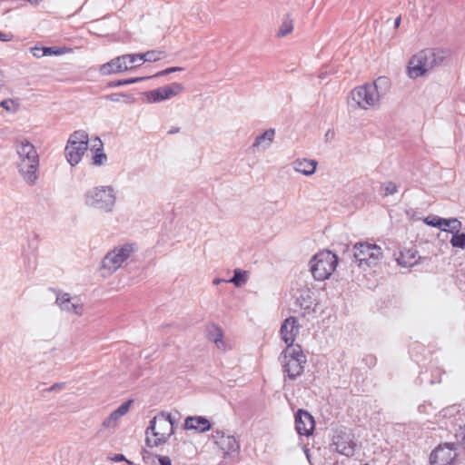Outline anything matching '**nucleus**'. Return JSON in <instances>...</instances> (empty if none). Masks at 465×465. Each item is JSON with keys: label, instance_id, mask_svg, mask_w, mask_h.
<instances>
[{"label": "nucleus", "instance_id": "f257e3e1", "mask_svg": "<svg viewBox=\"0 0 465 465\" xmlns=\"http://www.w3.org/2000/svg\"><path fill=\"white\" fill-rule=\"evenodd\" d=\"M387 77H378L374 82L364 84L352 89L350 98L355 108L368 110L379 104L381 98L389 89Z\"/></svg>", "mask_w": 465, "mask_h": 465}, {"label": "nucleus", "instance_id": "f03ea898", "mask_svg": "<svg viewBox=\"0 0 465 465\" xmlns=\"http://www.w3.org/2000/svg\"><path fill=\"white\" fill-rule=\"evenodd\" d=\"M449 49L428 48L412 55L407 66L408 76L411 79L423 76L433 67L441 64L449 56Z\"/></svg>", "mask_w": 465, "mask_h": 465}, {"label": "nucleus", "instance_id": "7ed1b4c3", "mask_svg": "<svg viewBox=\"0 0 465 465\" xmlns=\"http://www.w3.org/2000/svg\"><path fill=\"white\" fill-rule=\"evenodd\" d=\"M15 150L19 173L26 183L34 185L38 179L39 167V155L35 147L27 139H21L16 142Z\"/></svg>", "mask_w": 465, "mask_h": 465}, {"label": "nucleus", "instance_id": "20e7f679", "mask_svg": "<svg viewBox=\"0 0 465 465\" xmlns=\"http://www.w3.org/2000/svg\"><path fill=\"white\" fill-rule=\"evenodd\" d=\"M174 420L170 413L160 412L149 422L145 430V443L148 447H158L166 443L173 434Z\"/></svg>", "mask_w": 465, "mask_h": 465}, {"label": "nucleus", "instance_id": "39448f33", "mask_svg": "<svg viewBox=\"0 0 465 465\" xmlns=\"http://www.w3.org/2000/svg\"><path fill=\"white\" fill-rule=\"evenodd\" d=\"M116 199L115 191L111 185L94 186L84 194V202L86 206L104 213L113 212Z\"/></svg>", "mask_w": 465, "mask_h": 465}, {"label": "nucleus", "instance_id": "423d86ee", "mask_svg": "<svg viewBox=\"0 0 465 465\" xmlns=\"http://www.w3.org/2000/svg\"><path fill=\"white\" fill-rule=\"evenodd\" d=\"M279 360L282 365L283 371L290 380H295L300 376L303 372L304 365L307 362L306 355L298 344L294 347H286L281 353Z\"/></svg>", "mask_w": 465, "mask_h": 465}, {"label": "nucleus", "instance_id": "0eeeda50", "mask_svg": "<svg viewBox=\"0 0 465 465\" xmlns=\"http://www.w3.org/2000/svg\"><path fill=\"white\" fill-rule=\"evenodd\" d=\"M353 261L360 268H371L380 263L383 257L381 248L372 242H360L352 247Z\"/></svg>", "mask_w": 465, "mask_h": 465}, {"label": "nucleus", "instance_id": "6e6552de", "mask_svg": "<svg viewBox=\"0 0 465 465\" xmlns=\"http://www.w3.org/2000/svg\"><path fill=\"white\" fill-rule=\"evenodd\" d=\"M338 264V257L325 250L312 256L310 261L311 272L316 281L328 279Z\"/></svg>", "mask_w": 465, "mask_h": 465}, {"label": "nucleus", "instance_id": "1a4fd4ad", "mask_svg": "<svg viewBox=\"0 0 465 465\" xmlns=\"http://www.w3.org/2000/svg\"><path fill=\"white\" fill-rule=\"evenodd\" d=\"M88 141L87 133L82 130L75 131L70 135L64 149V154L67 162L72 166L76 165L81 161L88 148Z\"/></svg>", "mask_w": 465, "mask_h": 465}, {"label": "nucleus", "instance_id": "9d476101", "mask_svg": "<svg viewBox=\"0 0 465 465\" xmlns=\"http://www.w3.org/2000/svg\"><path fill=\"white\" fill-rule=\"evenodd\" d=\"M136 250L134 243H124L114 247L107 252L102 261V265L109 273H113L134 253Z\"/></svg>", "mask_w": 465, "mask_h": 465}, {"label": "nucleus", "instance_id": "9b49d317", "mask_svg": "<svg viewBox=\"0 0 465 465\" xmlns=\"http://www.w3.org/2000/svg\"><path fill=\"white\" fill-rule=\"evenodd\" d=\"M183 91V86L180 83H172L162 87L143 93L148 103H160L171 99Z\"/></svg>", "mask_w": 465, "mask_h": 465}, {"label": "nucleus", "instance_id": "f8f14e48", "mask_svg": "<svg viewBox=\"0 0 465 465\" xmlns=\"http://www.w3.org/2000/svg\"><path fill=\"white\" fill-rule=\"evenodd\" d=\"M456 457V444L445 443L430 453V461L431 465H452Z\"/></svg>", "mask_w": 465, "mask_h": 465}, {"label": "nucleus", "instance_id": "ddd939ff", "mask_svg": "<svg viewBox=\"0 0 465 465\" xmlns=\"http://www.w3.org/2000/svg\"><path fill=\"white\" fill-rule=\"evenodd\" d=\"M55 302L62 311L75 315H82L84 312V305L78 297H71L69 293H58Z\"/></svg>", "mask_w": 465, "mask_h": 465}, {"label": "nucleus", "instance_id": "4468645a", "mask_svg": "<svg viewBox=\"0 0 465 465\" xmlns=\"http://www.w3.org/2000/svg\"><path fill=\"white\" fill-rule=\"evenodd\" d=\"M300 325L296 317L290 316L284 320L281 326L280 333L282 340L286 343L287 347H294L293 344L298 333Z\"/></svg>", "mask_w": 465, "mask_h": 465}, {"label": "nucleus", "instance_id": "2eb2a0df", "mask_svg": "<svg viewBox=\"0 0 465 465\" xmlns=\"http://www.w3.org/2000/svg\"><path fill=\"white\" fill-rule=\"evenodd\" d=\"M314 419L306 411L299 410L295 414V429L298 434L310 436L314 430Z\"/></svg>", "mask_w": 465, "mask_h": 465}, {"label": "nucleus", "instance_id": "dca6fc26", "mask_svg": "<svg viewBox=\"0 0 465 465\" xmlns=\"http://www.w3.org/2000/svg\"><path fill=\"white\" fill-rule=\"evenodd\" d=\"M213 438L225 455L235 456L238 454L240 444L233 436L225 435L223 432L217 431L216 435H213Z\"/></svg>", "mask_w": 465, "mask_h": 465}, {"label": "nucleus", "instance_id": "f3484780", "mask_svg": "<svg viewBox=\"0 0 465 465\" xmlns=\"http://www.w3.org/2000/svg\"><path fill=\"white\" fill-rule=\"evenodd\" d=\"M99 71L103 75L119 74L127 71L126 62L124 60V54L112 59L108 63L104 64L101 65Z\"/></svg>", "mask_w": 465, "mask_h": 465}, {"label": "nucleus", "instance_id": "a211bd4d", "mask_svg": "<svg viewBox=\"0 0 465 465\" xmlns=\"http://www.w3.org/2000/svg\"><path fill=\"white\" fill-rule=\"evenodd\" d=\"M331 447L340 454L350 457L353 455L354 449L351 442L344 434H336L332 438Z\"/></svg>", "mask_w": 465, "mask_h": 465}, {"label": "nucleus", "instance_id": "6ab92c4d", "mask_svg": "<svg viewBox=\"0 0 465 465\" xmlns=\"http://www.w3.org/2000/svg\"><path fill=\"white\" fill-rule=\"evenodd\" d=\"M184 427L186 430L205 432L211 429V423L203 416L187 417L184 421Z\"/></svg>", "mask_w": 465, "mask_h": 465}, {"label": "nucleus", "instance_id": "aec40b11", "mask_svg": "<svg viewBox=\"0 0 465 465\" xmlns=\"http://www.w3.org/2000/svg\"><path fill=\"white\" fill-rule=\"evenodd\" d=\"M275 136V129L270 128L258 135L252 145V149L267 150L272 143Z\"/></svg>", "mask_w": 465, "mask_h": 465}, {"label": "nucleus", "instance_id": "412c9836", "mask_svg": "<svg viewBox=\"0 0 465 465\" xmlns=\"http://www.w3.org/2000/svg\"><path fill=\"white\" fill-rule=\"evenodd\" d=\"M397 263L402 267H411L418 262L416 250L403 249L400 251L399 254H395Z\"/></svg>", "mask_w": 465, "mask_h": 465}, {"label": "nucleus", "instance_id": "4be33fe9", "mask_svg": "<svg viewBox=\"0 0 465 465\" xmlns=\"http://www.w3.org/2000/svg\"><path fill=\"white\" fill-rule=\"evenodd\" d=\"M317 162L306 158L297 159L292 163V167L297 173H301L306 176L313 174L316 171Z\"/></svg>", "mask_w": 465, "mask_h": 465}, {"label": "nucleus", "instance_id": "5701e85b", "mask_svg": "<svg viewBox=\"0 0 465 465\" xmlns=\"http://www.w3.org/2000/svg\"><path fill=\"white\" fill-rule=\"evenodd\" d=\"M92 147L95 151L94 155L92 159L93 164L96 166H101L104 164L107 161V155L104 153L103 142L99 137H95L92 141Z\"/></svg>", "mask_w": 465, "mask_h": 465}, {"label": "nucleus", "instance_id": "b1692460", "mask_svg": "<svg viewBox=\"0 0 465 465\" xmlns=\"http://www.w3.org/2000/svg\"><path fill=\"white\" fill-rule=\"evenodd\" d=\"M131 404H132V401H127L122 403L115 411H114L110 414V416L108 417L106 421L104 422V425L110 426L111 423L117 422L120 418H122L124 415H125L128 412Z\"/></svg>", "mask_w": 465, "mask_h": 465}, {"label": "nucleus", "instance_id": "393cba45", "mask_svg": "<svg viewBox=\"0 0 465 465\" xmlns=\"http://www.w3.org/2000/svg\"><path fill=\"white\" fill-rule=\"evenodd\" d=\"M223 337V331L218 326L212 325L208 328V338L210 341L214 342L218 348H222L224 346Z\"/></svg>", "mask_w": 465, "mask_h": 465}, {"label": "nucleus", "instance_id": "a878e982", "mask_svg": "<svg viewBox=\"0 0 465 465\" xmlns=\"http://www.w3.org/2000/svg\"><path fill=\"white\" fill-rule=\"evenodd\" d=\"M442 231L446 232H459L461 230L462 223L456 218L445 219L442 218Z\"/></svg>", "mask_w": 465, "mask_h": 465}, {"label": "nucleus", "instance_id": "bb28decb", "mask_svg": "<svg viewBox=\"0 0 465 465\" xmlns=\"http://www.w3.org/2000/svg\"><path fill=\"white\" fill-rule=\"evenodd\" d=\"M293 30V20L291 17L290 14H287L283 18L282 25L279 28L277 35L279 37H283L291 34Z\"/></svg>", "mask_w": 465, "mask_h": 465}, {"label": "nucleus", "instance_id": "cd10ccee", "mask_svg": "<svg viewBox=\"0 0 465 465\" xmlns=\"http://www.w3.org/2000/svg\"><path fill=\"white\" fill-rule=\"evenodd\" d=\"M121 98H124V102L128 104L134 103L135 101L133 95L124 93H115L104 96V99L116 103L120 102Z\"/></svg>", "mask_w": 465, "mask_h": 465}, {"label": "nucleus", "instance_id": "c85d7f7f", "mask_svg": "<svg viewBox=\"0 0 465 465\" xmlns=\"http://www.w3.org/2000/svg\"><path fill=\"white\" fill-rule=\"evenodd\" d=\"M143 62H157L164 57V52L151 50L142 54Z\"/></svg>", "mask_w": 465, "mask_h": 465}, {"label": "nucleus", "instance_id": "c756f323", "mask_svg": "<svg viewBox=\"0 0 465 465\" xmlns=\"http://www.w3.org/2000/svg\"><path fill=\"white\" fill-rule=\"evenodd\" d=\"M246 272L240 269L234 270L232 278L227 280V282L233 283L236 287H240L246 282Z\"/></svg>", "mask_w": 465, "mask_h": 465}, {"label": "nucleus", "instance_id": "7c9ffc66", "mask_svg": "<svg viewBox=\"0 0 465 465\" xmlns=\"http://www.w3.org/2000/svg\"><path fill=\"white\" fill-rule=\"evenodd\" d=\"M148 77H135V78H129V79H124V80H114V81H110L107 84L108 87L110 88H114V87H118V86H122V85H126V84H134V83H139V82H142L145 79H147Z\"/></svg>", "mask_w": 465, "mask_h": 465}, {"label": "nucleus", "instance_id": "2f4dec72", "mask_svg": "<svg viewBox=\"0 0 465 465\" xmlns=\"http://www.w3.org/2000/svg\"><path fill=\"white\" fill-rule=\"evenodd\" d=\"M450 244L456 248L465 249V233L454 232L450 239Z\"/></svg>", "mask_w": 465, "mask_h": 465}, {"label": "nucleus", "instance_id": "473e14b6", "mask_svg": "<svg viewBox=\"0 0 465 465\" xmlns=\"http://www.w3.org/2000/svg\"><path fill=\"white\" fill-rule=\"evenodd\" d=\"M381 195L384 197L392 195V194L396 193L398 191V187H397L396 183L393 182H391V181L382 183L381 186Z\"/></svg>", "mask_w": 465, "mask_h": 465}, {"label": "nucleus", "instance_id": "72a5a7b5", "mask_svg": "<svg viewBox=\"0 0 465 465\" xmlns=\"http://www.w3.org/2000/svg\"><path fill=\"white\" fill-rule=\"evenodd\" d=\"M125 62L128 61L130 64L139 66L143 64L142 54H124Z\"/></svg>", "mask_w": 465, "mask_h": 465}, {"label": "nucleus", "instance_id": "f704fd0d", "mask_svg": "<svg viewBox=\"0 0 465 465\" xmlns=\"http://www.w3.org/2000/svg\"><path fill=\"white\" fill-rule=\"evenodd\" d=\"M442 218L436 215H429L424 219V223L430 226L437 227L442 230Z\"/></svg>", "mask_w": 465, "mask_h": 465}, {"label": "nucleus", "instance_id": "c9c22d12", "mask_svg": "<svg viewBox=\"0 0 465 465\" xmlns=\"http://www.w3.org/2000/svg\"><path fill=\"white\" fill-rule=\"evenodd\" d=\"M63 54V52L59 48H56V47H44V49H42V54H44V56H47V55H59V54Z\"/></svg>", "mask_w": 465, "mask_h": 465}, {"label": "nucleus", "instance_id": "e433bc0d", "mask_svg": "<svg viewBox=\"0 0 465 465\" xmlns=\"http://www.w3.org/2000/svg\"><path fill=\"white\" fill-rule=\"evenodd\" d=\"M141 455H142V458H143V460L145 464H148L150 462H153L154 460V456L153 455L152 452H150L149 450H145V449H143L142 451H141Z\"/></svg>", "mask_w": 465, "mask_h": 465}, {"label": "nucleus", "instance_id": "4c0bfd02", "mask_svg": "<svg viewBox=\"0 0 465 465\" xmlns=\"http://www.w3.org/2000/svg\"><path fill=\"white\" fill-rule=\"evenodd\" d=\"M183 68H182V67H169V68L164 69L163 71H160L159 73L154 74V77L166 75V74H169L171 73L180 72V71H183Z\"/></svg>", "mask_w": 465, "mask_h": 465}, {"label": "nucleus", "instance_id": "58836bf2", "mask_svg": "<svg viewBox=\"0 0 465 465\" xmlns=\"http://www.w3.org/2000/svg\"><path fill=\"white\" fill-rule=\"evenodd\" d=\"M15 103L13 100L11 99H6V100H3L1 103H0V106H2L3 108H5L6 111L8 112H12V111H15L14 109H12L11 105H13Z\"/></svg>", "mask_w": 465, "mask_h": 465}, {"label": "nucleus", "instance_id": "ea45409f", "mask_svg": "<svg viewBox=\"0 0 465 465\" xmlns=\"http://www.w3.org/2000/svg\"><path fill=\"white\" fill-rule=\"evenodd\" d=\"M160 465H172L171 459L168 456H159Z\"/></svg>", "mask_w": 465, "mask_h": 465}, {"label": "nucleus", "instance_id": "a19ab883", "mask_svg": "<svg viewBox=\"0 0 465 465\" xmlns=\"http://www.w3.org/2000/svg\"><path fill=\"white\" fill-rule=\"evenodd\" d=\"M114 461H126L128 464H132V462L125 459V457L123 454H115L114 457L112 459Z\"/></svg>", "mask_w": 465, "mask_h": 465}, {"label": "nucleus", "instance_id": "79ce46f5", "mask_svg": "<svg viewBox=\"0 0 465 465\" xmlns=\"http://www.w3.org/2000/svg\"><path fill=\"white\" fill-rule=\"evenodd\" d=\"M42 49H44V47H35V48H33L32 49L33 55L37 57V58L43 57L44 54H42Z\"/></svg>", "mask_w": 465, "mask_h": 465}, {"label": "nucleus", "instance_id": "37998d69", "mask_svg": "<svg viewBox=\"0 0 465 465\" xmlns=\"http://www.w3.org/2000/svg\"><path fill=\"white\" fill-rule=\"evenodd\" d=\"M334 136H335V133H334V131H333V130H331V129H329V130L326 132L325 135H324V137H325V141H326V142L331 141V140L334 138Z\"/></svg>", "mask_w": 465, "mask_h": 465}, {"label": "nucleus", "instance_id": "c03bdc74", "mask_svg": "<svg viewBox=\"0 0 465 465\" xmlns=\"http://www.w3.org/2000/svg\"><path fill=\"white\" fill-rule=\"evenodd\" d=\"M12 37L13 36L11 34H5L0 31V41L8 42L12 39Z\"/></svg>", "mask_w": 465, "mask_h": 465}, {"label": "nucleus", "instance_id": "a18cd8bd", "mask_svg": "<svg viewBox=\"0 0 465 465\" xmlns=\"http://www.w3.org/2000/svg\"><path fill=\"white\" fill-rule=\"evenodd\" d=\"M64 387V382L54 383L50 387L49 391H56L63 389Z\"/></svg>", "mask_w": 465, "mask_h": 465}, {"label": "nucleus", "instance_id": "49530a36", "mask_svg": "<svg viewBox=\"0 0 465 465\" xmlns=\"http://www.w3.org/2000/svg\"><path fill=\"white\" fill-rule=\"evenodd\" d=\"M459 437L461 438V443L463 444L465 449V426L462 428L460 433L459 434Z\"/></svg>", "mask_w": 465, "mask_h": 465}, {"label": "nucleus", "instance_id": "de8ad7c7", "mask_svg": "<svg viewBox=\"0 0 465 465\" xmlns=\"http://www.w3.org/2000/svg\"><path fill=\"white\" fill-rule=\"evenodd\" d=\"M180 132V128L179 127H172L169 131H168V134H177Z\"/></svg>", "mask_w": 465, "mask_h": 465}, {"label": "nucleus", "instance_id": "09e8293b", "mask_svg": "<svg viewBox=\"0 0 465 465\" xmlns=\"http://www.w3.org/2000/svg\"><path fill=\"white\" fill-rule=\"evenodd\" d=\"M227 282V281H226V280L220 279V278H215V279L213 281V283L214 285H218V284H220L221 282Z\"/></svg>", "mask_w": 465, "mask_h": 465}, {"label": "nucleus", "instance_id": "8fccbe9b", "mask_svg": "<svg viewBox=\"0 0 465 465\" xmlns=\"http://www.w3.org/2000/svg\"><path fill=\"white\" fill-rule=\"evenodd\" d=\"M4 84H5V76H4L3 73L0 71V90L4 86Z\"/></svg>", "mask_w": 465, "mask_h": 465}, {"label": "nucleus", "instance_id": "3c124183", "mask_svg": "<svg viewBox=\"0 0 465 465\" xmlns=\"http://www.w3.org/2000/svg\"><path fill=\"white\" fill-rule=\"evenodd\" d=\"M401 16H398V17L395 19V21H394V27H395V28H398V27L400 26V25H401Z\"/></svg>", "mask_w": 465, "mask_h": 465}, {"label": "nucleus", "instance_id": "603ef678", "mask_svg": "<svg viewBox=\"0 0 465 465\" xmlns=\"http://www.w3.org/2000/svg\"><path fill=\"white\" fill-rule=\"evenodd\" d=\"M304 453H305V455H306L307 460H308L309 461H311V454H310V450H309V449L305 448V449H304Z\"/></svg>", "mask_w": 465, "mask_h": 465}, {"label": "nucleus", "instance_id": "864d4df0", "mask_svg": "<svg viewBox=\"0 0 465 465\" xmlns=\"http://www.w3.org/2000/svg\"><path fill=\"white\" fill-rule=\"evenodd\" d=\"M126 67H127V70H130V69H133L134 67H135V65H132L129 64L128 61H126Z\"/></svg>", "mask_w": 465, "mask_h": 465}, {"label": "nucleus", "instance_id": "5fc2aeb1", "mask_svg": "<svg viewBox=\"0 0 465 465\" xmlns=\"http://www.w3.org/2000/svg\"><path fill=\"white\" fill-rule=\"evenodd\" d=\"M365 465H367V464H365Z\"/></svg>", "mask_w": 465, "mask_h": 465}]
</instances>
